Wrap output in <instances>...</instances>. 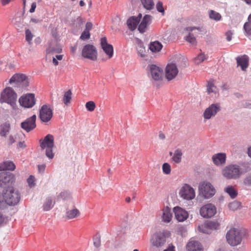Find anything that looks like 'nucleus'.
Wrapping results in <instances>:
<instances>
[{"label": "nucleus", "mask_w": 251, "mask_h": 251, "mask_svg": "<svg viewBox=\"0 0 251 251\" xmlns=\"http://www.w3.org/2000/svg\"><path fill=\"white\" fill-rule=\"evenodd\" d=\"M17 95L13 89L6 87L2 92L0 98L1 103L5 102L10 104L13 109L16 107Z\"/></svg>", "instance_id": "nucleus-2"}, {"label": "nucleus", "mask_w": 251, "mask_h": 251, "mask_svg": "<svg viewBox=\"0 0 251 251\" xmlns=\"http://www.w3.org/2000/svg\"><path fill=\"white\" fill-rule=\"evenodd\" d=\"M232 34H233L231 31H228L226 32V36L227 41H230L231 40Z\"/></svg>", "instance_id": "nucleus-53"}, {"label": "nucleus", "mask_w": 251, "mask_h": 251, "mask_svg": "<svg viewBox=\"0 0 251 251\" xmlns=\"http://www.w3.org/2000/svg\"><path fill=\"white\" fill-rule=\"evenodd\" d=\"M11 0H0V2L3 6H5L9 4Z\"/></svg>", "instance_id": "nucleus-59"}, {"label": "nucleus", "mask_w": 251, "mask_h": 251, "mask_svg": "<svg viewBox=\"0 0 251 251\" xmlns=\"http://www.w3.org/2000/svg\"><path fill=\"white\" fill-rule=\"evenodd\" d=\"M82 56L92 61L97 60L98 53L96 48L92 45H86L82 49Z\"/></svg>", "instance_id": "nucleus-9"}, {"label": "nucleus", "mask_w": 251, "mask_h": 251, "mask_svg": "<svg viewBox=\"0 0 251 251\" xmlns=\"http://www.w3.org/2000/svg\"><path fill=\"white\" fill-rule=\"evenodd\" d=\"M249 57L246 55L238 56L236 58L238 66H240L243 71H246L249 65Z\"/></svg>", "instance_id": "nucleus-26"}, {"label": "nucleus", "mask_w": 251, "mask_h": 251, "mask_svg": "<svg viewBox=\"0 0 251 251\" xmlns=\"http://www.w3.org/2000/svg\"><path fill=\"white\" fill-rule=\"evenodd\" d=\"M163 251H176L175 247L172 244H170L167 248Z\"/></svg>", "instance_id": "nucleus-54"}, {"label": "nucleus", "mask_w": 251, "mask_h": 251, "mask_svg": "<svg viewBox=\"0 0 251 251\" xmlns=\"http://www.w3.org/2000/svg\"><path fill=\"white\" fill-rule=\"evenodd\" d=\"M18 148H24L25 147V145L24 142H20L17 145Z\"/></svg>", "instance_id": "nucleus-60"}, {"label": "nucleus", "mask_w": 251, "mask_h": 251, "mask_svg": "<svg viewBox=\"0 0 251 251\" xmlns=\"http://www.w3.org/2000/svg\"><path fill=\"white\" fill-rule=\"evenodd\" d=\"M185 39L192 45H196L197 44L196 38L194 36L193 34L190 32L189 33L188 35L186 37Z\"/></svg>", "instance_id": "nucleus-40"}, {"label": "nucleus", "mask_w": 251, "mask_h": 251, "mask_svg": "<svg viewBox=\"0 0 251 251\" xmlns=\"http://www.w3.org/2000/svg\"><path fill=\"white\" fill-rule=\"evenodd\" d=\"M206 57L205 54L203 53H201L198 56L195 58V62L197 64H199L202 62L204 60L206 59Z\"/></svg>", "instance_id": "nucleus-44"}, {"label": "nucleus", "mask_w": 251, "mask_h": 251, "mask_svg": "<svg viewBox=\"0 0 251 251\" xmlns=\"http://www.w3.org/2000/svg\"><path fill=\"white\" fill-rule=\"evenodd\" d=\"M52 117V110L48 105H43L39 111V118L43 122H48Z\"/></svg>", "instance_id": "nucleus-14"}, {"label": "nucleus", "mask_w": 251, "mask_h": 251, "mask_svg": "<svg viewBox=\"0 0 251 251\" xmlns=\"http://www.w3.org/2000/svg\"><path fill=\"white\" fill-rule=\"evenodd\" d=\"M182 153L180 149H177L175 151L174 155L172 157L173 161L176 163H179L181 161Z\"/></svg>", "instance_id": "nucleus-33"}, {"label": "nucleus", "mask_w": 251, "mask_h": 251, "mask_svg": "<svg viewBox=\"0 0 251 251\" xmlns=\"http://www.w3.org/2000/svg\"><path fill=\"white\" fill-rule=\"evenodd\" d=\"M225 191L230 196V197L234 199L237 195V192L235 188L232 186H228L225 189Z\"/></svg>", "instance_id": "nucleus-36"}, {"label": "nucleus", "mask_w": 251, "mask_h": 251, "mask_svg": "<svg viewBox=\"0 0 251 251\" xmlns=\"http://www.w3.org/2000/svg\"><path fill=\"white\" fill-rule=\"evenodd\" d=\"M55 201L51 197H48L43 205V210L44 211L50 210L53 207Z\"/></svg>", "instance_id": "nucleus-30"}, {"label": "nucleus", "mask_w": 251, "mask_h": 251, "mask_svg": "<svg viewBox=\"0 0 251 251\" xmlns=\"http://www.w3.org/2000/svg\"><path fill=\"white\" fill-rule=\"evenodd\" d=\"M179 195L184 200H191L195 197V192L190 185L184 184L179 190Z\"/></svg>", "instance_id": "nucleus-11"}, {"label": "nucleus", "mask_w": 251, "mask_h": 251, "mask_svg": "<svg viewBox=\"0 0 251 251\" xmlns=\"http://www.w3.org/2000/svg\"><path fill=\"white\" fill-rule=\"evenodd\" d=\"M62 49L57 44L56 42H52L50 44L49 47L46 50L47 54L59 53L61 51Z\"/></svg>", "instance_id": "nucleus-28"}, {"label": "nucleus", "mask_w": 251, "mask_h": 251, "mask_svg": "<svg viewBox=\"0 0 251 251\" xmlns=\"http://www.w3.org/2000/svg\"><path fill=\"white\" fill-rule=\"evenodd\" d=\"M199 189L200 193L206 199L212 197L215 194V189L213 186L207 181L200 183Z\"/></svg>", "instance_id": "nucleus-7"}, {"label": "nucleus", "mask_w": 251, "mask_h": 251, "mask_svg": "<svg viewBox=\"0 0 251 251\" xmlns=\"http://www.w3.org/2000/svg\"><path fill=\"white\" fill-rule=\"evenodd\" d=\"M94 245L97 248H98L100 246V237H96L94 239Z\"/></svg>", "instance_id": "nucleus-51"}, {"label": "nucleus", "mask_w": 251, "mask_h": 251, "mask_svg": "<svg viewBox=\"0 0 251 251\" xmlns=\"http://www.w3.org/2000/svg\"><path fill=\"white\" fill-rule=\"evenodd\" d=\"M36 7V4L35 2H33L31 4V8L29 10V12L30 13H33L35 11V8Z\"/></svg>", "instance_id": "nucleus-57"}, {"label": "nucleus", "mask_w": 251, "mask_h": 251, "mask_svg": "<svg viewBox=\"0 0 251 251\" xmlns=\"http://www.w3.org/2000/svg\"><path fill=\"white\" fill-rule=\"evenodd\" d=\"M209 16L210 19L215 20L216 21H220L222 17L220 13L214 10L209 11Z\"/></svg>", "instance_id": "nucleus-38"}, {"label": "nucleus", "mask_w": 251, "mask_h": 251, "mask_svg": "<svg viewBox=\"0 0 251 251\" xmlns=\"http://www.w3.org/2000/svg\"><path fill=\"white\" fill-rule=\"evenodd\" d=\"M187 251H203V247L200 242L191 238L186 245Z\"/></svg>", "instance_id": "nucleus-21"}, {"label": "nucleus", "mask_w": 251, "mask_h": 251, "mask_svg": "<svg viewBox=\"0 0 251 251\" xmlns=\"http://www.w3.org/2000/svg\"><path fill=\"white\" fill-rule=\"evenodd\" d=\"M9 83L15 88L23 90L26 88L29 84L27 77L23 74H16L9 80Z\"/></svg>", "instance_id": "nucleus-3"}, {"label": "nucleus", "mask_w": 251, "mask_h": 251, "mask_svg": "<svg viewBox=\"0 0 251 251\" xmlns=\"http://www.w3.org/2000/svg\"><path fill=\"white\" fill-rule=\"evenodd\" d=\"M90 32L87 30H84L82 33L80 39L83 40L88 39L90 38Z\"/></svg>", "instance_id": "nucleus-47"}, {"label": "nucleus", "mask_w": 251, "mask_h": 251, "mask_svg": "<svg viewBox=\"0 0 251 251\" xmlns=\"http://www.w3.org/2000/svg\"><path fill=\"white\" fill-rule=\"evenodd\" d=\"M174 212L175 217L178 222H183L188 217L187 211L180 207H174Z\"/></svg>", "instance_id": "nucleus-22"}, {"label": "nucleus", "mask_w": 251, "mask_h": 251, "mask_svg": "<svg viewBox=\"0 0 251 251\" xmlns=\"http://www.w3.org/2000/svg\"><path fill=\"white\" fill-rule=\"evenodd\" d=\"M217 212L215 206L211 203H207L202 206L200 210V215L204 218H210L214 216Z\"/></svg>", "instance_id": "nucleus-13"}, {"label": "nucleus", "mask_w": 251, "mask_h": 251, "mask_svg": "<svg viewBox=\"0 0 251 251\" xmlns=\"http://www.w3.org/2000/svg\"><path fill=\"white\" fill-rule=\"evenodd\" d=\"M35 178L34 176H30L27 179V182L28 184V185L30 187H32L34 186L35 183Z\"/></svg>", "instance_id": "nucleus-48"}, {"label": "nucleus", "mask_w": 251, "mask_h": 251, "mask_svg": "<svg viewBox=\"0 0 251 251\" xmlns=\"http://www.w3.org/2000/svg\"><path fill=\"white\" fill-rule=\"evenodd\" d=\"M20 200V195L18 191L13 187H8L0 194V204L4 202L9 205H15Z\"/></svg>", "instance_id": "nucleus-1"}, {"label": "nucleus", "mask_w": 251, "mask_h": 251, "mask_svg": "<svg viewBox=\"0 0 251 251\" xmlns=\"http://www.w3.org/2000/svg\"><path fill=\"white\" fill-rule=\"evenodd\" d=\"M86 108L89 111H93L96 108V104L93 101H89L85 104Z\"/></svg>", "instance_id": "nucleus-43"}, {"label": "nucleus", "mask_w": 251, "mask_h": 251, "mask_svg": "<svg viewBox=\"0 0 251 251\" xmlns=\"http://www.w3.org/2000/svg\"><path fill=\"white\" fill-rule=\"evenodd\" d=\"M220 110V105L219 103L211 104L204 111L203 116L204 119L206 120L210 119L214 117Z\"/></svg>", "instance_id": "nucleus-16"}, {"label": "nucleus", "mask_w": 251, "mask_h": 251, "mask_svg": "<svg viewBox=\"0 0 251 251\" xmlns=\"http://www.w3.org/2000/svg\"><path fill=\"white\" fill-rule=\"evenodd\" d=\"M163 46L158 41H154L150 43L149 49L152 52H158L162 49Z\"/></svg>", "instance_id": "nucleus-29"}, {"label": "nucleus", "mask_w": 251, "mask_h": 251, "mask_svg": "<svg viewBox=\"0 0 251 251\" xmlns=\"http://www.w3.org/2000/svg\"><path fill=\"white\" fill-rule=\"evenodd\" d=\"M144 7L147 10H151L154 8V3L153 0H141Z\"/></svg>", "instance_id": "nucleus-34"}, {"label": "nucleus", "mask_w": 251, "mask_h": 251, "mask_svg": "<svg viewBox=\"0 0 251 251\" xmlns=\"http://www.w3.org/2000/svg\"><path fill=\"white\" fill-rule=\"evenodd\" d=\"M150 73L152 78L156 81H159L162 79L163 70L155 65H151L150 66Z\"/></svg>", "instance_id": "nucleus-20"}, {"label": "nucleus", "mask_w": 251, "mask_h": 251, "mask_svg": "<svg viewBox=\"0 0 251 251\" xmlns=\"http://www.w3.org/2000/svg\"><path fill=\"white\" fill-rule=\"evenodd\" d=\"M195 29H197L199 31H200V29L199 28H196L195 27H188L186 28V30L188 31H192Z\"/></svg>", "instance_id": "nucleus-61"}, {"label": "nucleus", "mask_w": 251, "mask_h": 251, "mask_svg": "<svg viewBox=\"0 0 251 251\" xmlns=\"http://www.w3.org/2000/svg\"><path fill=\"white\" fill-rule=\"evenodd\" d=\"M36 115H33L21 123V127L27 132H30L36 127Z\"/></svg>", "instance_id": "nucleus-18"}, {"label": "nucleus", "mask_w": 251, "mask_h": 251, "mask_svg": "<svg viewBox=\"0 0 251 251\" xmlns=\"http://www.w3.org/2000/svg\"><path fill=\"white\" fill-rule=\"evenodd\" d=\"M228 208L230 210L235 211L238 209L241 206V203L237 201H234L228 204Z\"/></svg>", "instance_id": "nucleus-39"}, {"label": "nucleus", "mask_w": 251, "mask_h": 251, "mask_svg": "<svg viewBox=\"0 0 251 251\" xmlns=\"http://www.w3.org/2000/svg\"><path fill=\"white\" fill-rule=\"evenodd\" d=\"M167 232L159 231L153 234L151 239V243L157 248L163 247L166 243Z\"/></svg>", "instance_id": "nucleus-8"}, {"label": "nucleus", "mask_w": 251, "mask_h": 251, "mask_svg": "<svg viewBox=\"0 0 251 251\" xmlns=\"http://www.w3.org/2000/svg\"><path fill=\"white\" fill-rule=\"evenodd\" d=\"M56 59H57L58 60H61L63 58V55H56L55 56Z\"/></svg>", "instance_id": "nucleus-64"}, {"label": "nucleus", "mask_w": 251, "mask_h": 251, "mask_svg": "<svg viewBox=\"0 0 251 251\" xmlns=\"http://www.w3.org/2000/svg\"><path fill=\"white\" fill-rule=\"evenodd\" d=\"M15 181V176L10 173H0V187H9V186L12 184Z\"/></svg>", "instance_id": "nucleus-12"}, {"label": "nucleus", "mask_w": 251, "mask_h": 251, "mask_svg": "<svg viewBox=\"0 0 251 251\" xmlns=\"http://www.w3.org/2000/svg\"><path fill=\"white\" fill-rule=\"evenodd\" d=\"M244 107L245 108H251V101H247L244 104Z\"/></svg>", "instance_id": "nucleus-58"}, {"label": "nucleus", "mask_w": 251, "mask_h": 251, "mask_svg": "<svg viewBox=\"0 0 251 251\" xmlns=\"http://www.w3.org/2000/svg\"><path fill=\"white\" fill-rule=\"evenodd\" d=\"M248 20L249 22L244 24V29L247 35H251V14L249 16Z\"/></svg>", "instance_id": "nucleus-37"}, {"label": "nucleus", "mask_w": 251, "mask_h": 251, "mask_svg": "<svg viewBox=\"0 0 251 251\" xmlns=\"http://www.w3.org/2000/svg\"><path fill=\"white\" fill-rule=\"evenodd\" d=\"M226 153L224 152L216 153L212 157V160L216 166L224 165L226 163Z\"/></svg>", "instance_id": "nucleus-24"}, {"label": "nucleus", "mask_w": 251, "mask_h": 251, "mask_svg": "<svg viewBox=\"0 0 251 251\" xmlns=\"http://www.w3.org/2000/svg\"><path fill=\"white\" fill-rule=\"evenodd\" d=\"M100 46L103 51L106 54L107 59L111 58L114 53L113 47L112 45L108 43L107 38L105 37L101 38Z\"/></svg>", "instance_id": "nucleus-19"}, {"label": "nucleus", "mask_w": 251, "mask_h": 251, "mask_svg": "<svg viewBox=\"0 0 251 251\" xmlns=\"http://www.w3.org/2000/svg\"><path fill=\"white\" fill-rule=\"evenodd\" d=\"M152 17L149 15L144 16L140 24L139 25L138 29L140 33H144L146 31L148 26L151 24Z\"/></svg>", "instance_id": "nucleus-23"}, {"label": "nucleus", "mask_w": 251, "mask_h": 251, "mask_svg": "<svg viewBox=\"0 0 251 251\" xmlns=\"http://www.w3.org/2000/svg\"><path fill=\"white\" fill-rule=\"evenodd\" d=\"M19 102L21 106L25 108H31L36 103L35 95L32 93L23 95L20 97Z\"/></svg>", "instance_id": "nucleus-10"}, {"label": "nucleus", "mask_w": 251, "mask_h": 251, "mask_svg": "<svg viewBox=\"0 0 251 251\" xmlns=\"http://www.w3.org/2000/svg\"><path fill=\"white\" fill-rule=\"evenodd\" d=\"M40 147L42 149H46V154L50 159H52L54 156L52 152V148L54 146V137L52 135L49 134L47 135L43 140H40Z\"/></svg>", "instance_id": "nucleus-6"}, {"label": "nucleus", "mask_w": 251, "mask_h": 251, "mask_svg": "<svg viewBox=\"0 0 251 251\" xmlns=\"http://www.w3.org/2000/svg\"><path fill=\"white\" fill-rule=\"evenodd\" d=\"M38 169H39V171H44L45 169V165H39Z\"/></svg>", "instance_id": "nucleus-62"}, {"label": "nucleus", "mask_w": 251, "mask_h": 251, "mask_svg": "<svg viewBox=\"0 0 251 251\" xmlns=\"http://www.w3.org/2000/svg\"><path fill=\"white\" fill-rule=\"evenodd\" d=\"M92 28V24L90 22H87L85 25V30L90 31Z\"/></svg>", "instance_id": "nucleus-56"}, {"label": "nucleus", "mask_w": 251, "mask_h": 251, "mask_svg": "<svg viewBox=\"0 0 251 251\" xmlns=\"http://www.w3.org/2000/svg\"><path fill=\"white\" fill-rule=\"evenodd\" d=\"M138 52L139 55L141 57H145L146 55V54H145L146 50H145V48L141 46L139 48V49H138Z\"/></svg>", "instance_id": "nucleus-49"}, {"label": "nucleus", "mask_w": 251, "mask_h": 251, "mask_svg": "<svg viewBox=\"0 0 251 251\" xmlns=\"http://www.w3.org/2000/svg\"><path fill=\"white\" fill-rule=\"evenodd\" d=\"M172 217L171 209L169 207H166L163 209L162 219L164 222L166 223L170 222L172 219Z\"/></svg>", "instance_id": "nucleus-31"}, {"label": "nucleus", "mask_w": 251, "mask_h": 251, "mask_svg": "<svg viewBox=\"0 0 251 251\" xmlns=\"http://www.w3.org/2000/svg\"><path fill=\"white\" fill-rule=\"evenodd\" d=\"M9 126H5V127L3 128L0 132L1 135L2 136H5L6 134L9 132Z\"/></svg>", "instance_id": "nucleus-50"}, {"label": "nucleus", "mask_w": 251, "mask_h": 251, "mask_svg": "<svg viewBox=\"0 0 251 251\" xmlns=\"http://www.w3.org/2000/svg\"><path fill=\"white\" fill-rule=\"evenodd\" d=\"M178 73V70L175 64H169L166 67L165 77L168 81L172 80L176 76Z\"/></svg>", "instance_id": "nucleus-17"}, {"label": "nucleus", "mask_w": 251, "mask_h": 251, "mask_svg": "<svg viewBox=\"0 0 251 251\" xmlns=\"http://www.w3.org/2000/svg\"><path fill=\"white\" fill-rule=\"evenodd\" d=\"M80 212L79 210L75 208L72 210H70L66 212V217L69 219H73L79 216Z\"/></svg>", "instance_id": "nucleus-32"}, {"label": "nucleus", "mask_w": 251, "mask_h": 251, "mask_svg": "<svg viewBox=\"0 0 251 251\" xmlns=\"http://www.w3.org/2000/svg\"><path fill=\"white\" fill-rule=\"evenodd\" d=\"M220 224L217 221H211L199 226V230L202 233L209 234L211 230L219 228Z\"/></svg>", "instance_id": "nucleus-15"}, {"label": "nucleus", "mask_w": 251, "mask_h": 251, "mask_svg": "<svg viewBox=\"0 0 251 251\" xmlns=\"http://www.w3.org/2000/svg\"><path fill=\"white\" fill-rule=\"evenodd\" d=\"M226 238L229 245L236 246L241 244L243 239V234L239 229L232 228L227 232Z\"/></svg>", "instance_id": "nucleus-4"}, {"label": "nucleus", "mask_w": 251, "mask_h": 251, "mask_svg": "<svg viewBox=\"0 0 251 251\" xmlns=\"http://www.w3.org/2000/svg\"><path fill=\"white\" fill-rule=\"evenodd\" d=\"M142 18V14H139L137 17H131L127 21V25L128 27L131 30H135L137 25H138L141 19Z\"/></svg>", "instance_id": "nucleus-25"}, {"label": "nucleus", "mask_w": 251, "mask_h": 251, "mask_svg": "<svg viewBox=\"0 0 251 251\" xmlns=\"http://www.w3.org/2000/svg\"><path fill=\"white\" fill-rule=\"evenodd\" d=\"M207 91L208 93H216V87L214 85L212 81H209L207 85Z\"/></svg>", "instance_id": "nucleus-41"}, {"label": "nucleus", "mask_w": 251, "mask_h": 251, "mask_svg": "<svg viewBox=\"0 0 251 251\" xmlns=\"http://www.w3.org/2000/svg\"><path fill=\"white\" fill-rule=\"evenodd\" d=\"M162 170L164 174L169 175L171 171L170 165L168 163H164L162 165Z\"/></svg>", "instance_id": "nucleus-42"}, {"label": "nucleus", "mask_w": 251, "mask_h": 251, "mask_svg": "<svg viewBox=\"0 0 251 251\" xmlns=\"http://www.w3.org/2000/svg\"><path fill=\"white\" fill-rule=\"evenodd\" d=\"M72 93L70 90L65 92L63 97V101L65 105H67L70 103L72 99Z\"/></svg>", "instance_id": "nucleus-35"}, {"label": "nucleus", "mask_w": 251, "mask_h": 251, "mask_svg": "<svg viewBox=\"0 0 251 251\" xmlns=\"http://www.w3.org/2000/svg\"><path fill=\"white\" fill-rule=\"evenodd\" d=\"M224 177L228 179H237L241 175L240 167L235 164H230L226 166L222 171Z\"/></svg>", "instance_id": "nucleus-5"}, {"label": "nucleus", "mask_w": 251, "mask_h": 251, "mask_svg": "<svg viewBox=\"0 0 251 251\" xmlns=\"http://www.w3.org/2000/svg\"><path fill=\"white\" fill-rule=\"evenodd\" d=\"M16 168L15 164L11 161H6L0 164V171H14Z\"/></svg>", "instance_id": "nucleus-27"}, {"label": "nucleus", "mask_w": 251, "mask_h": 251, "mask_svg": "<svg viewBox=\"0 0 251 251\" xmlns=\"http://www.w3.org/2000/svg\"><path fill=\"white\" fill-rule=\"evenodd\" d=\"M244 184L247 186H251V176H248L244 180Z\"/></svg>", "instance_id": "nucleus-52"}, {"label": "nucleus", "mask_w": 251, "mask_h": 251, "mask_svg": "<svg viewBox=\"0 0 251 251\" xmlns=\"http://www.w3.org/2000/svg\"><path fill=\"white\" fill-rule=\"evenodd\" d=\"M156 7L157 10L159 12L162 13L163 15L164 14V9L163 6V3L161 1H159L157 2Z\"/></svg>", "instance_id": "nucleus-46"}, {"label": "nucleus", "mask_w": 251, "mask_h": 251, "mask_svg": "<svg viewBox=\"0 0 251 251\" xmlns=\"http://www.w3.org/2000/svg\"><path fill=\"white\" fill-rule=\"evenodd\" d=\"M25 40L26 41L28 42L29 44H30L31 41L33 38V35L29 29H27L25 31Z\"/></svg>", "instance_id": "nucleus-45"}, {"label": "nucleus", "mask_w": 251, "mask_h": 251, "mask_svg": "<svg viewBox=\"0 0 251 251\" xmlns=\"http://www.w3.org/2000/svg\"><path fill=\"white\" fill-rule=\"evenodd\" d=\"M15 142L14 137L12 135H10L7 139L8 144L10 145Z\"/></svg>", "instance_id": "nucleus-55"}, {"label": "nucleus", "mask_w": 251, "mask_h": 251, "mask_svg": "<svg viewBox=\"0 0 251 251\" xmlns=\"http://www.w3.org/2000/svg\"><path fill=\"white\" fill-rule=\"evenodd\" d=\"M52 62H53V64H54V65H55V66H57L58 65V62L57 60V59H56V58H55V57H53Z\"/></svg>", "instance_id": "nucleus-63"}]
</instances>
